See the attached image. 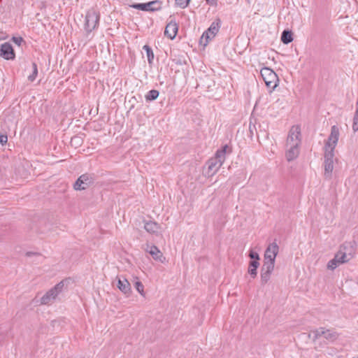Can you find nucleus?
Here are the masks:
<instances>
[{"instance_id":"nucleus-1","label":"nucleus","mask_w":358,"mask_h":358,"mask_svg":"<svg viewBox=\"0 0 358 358\" xmlns=\"http://www.w3.org/2000/svg\"><path fill=\"white\" fill-rule=\"evenodd\" d=\"M227 152H230V150L228 145H225L221 149L217 150L214 157L208 161L207 174L208 176H213L218 171L225 161Z\"/></svg>"},{"instance_id":"nucleus-2","label":"nucleus","mask_w":358,"mask_h":358,"mask_svg":"<svg viewBox=\"0 0 358 358\" xmlns=\"http://www.w3.org/2000/svg\"><path fill=\"white\" fill-rule=\"evenodd\" d=\"M261 76L270 92L278 85L279 79L277 74L270 68L264 67L260 71Z\"/></svg>"},{"instance_id":"nucleus-3","label":"nucleus","mask_w":358,"mask_h":358,"mask_svg":"<svg viewBox=\"0 0 358 358\" xmlns=\"http://www.w3.org/2000/svg\"><path fill=\"white\" fill-rule=\"evenodd\" d=\"M309 337L313 341L324 338L329 341H334L337 339L338 334L336 331L331 329H327L324 327H320L318 329L310 331L309 333Z\"/></svg>"},{"instance_id":"nucleus-4","label":"nucleus","mask_w":358,"mask_h":358,"mask_svg":"<svg viewBox=\"0 0 358 358\" xmlns=\"http://www.w3.org/2000/svg\"><path fill=\"white\" fill-rule=\"evenodd\" d=\"M66 280H62L57 284L53 288L47 292L41 299V303L47 305L54 301L59 293H61L64 287Z\"/></svg>"},{"instance_id":"nucleus-5","label":"nucleus","mask_w":358,"mask_h":358,"mask_svg":"<svg viewBox=\"0 0 358 358\" xmlns=\"http://www.w3.org/2000/svg\"><path fill=\"white\" fill-rule=\"evenodd\" d=\"M355 250L350 243H345L341 246L338 252L335 255L340 263L344 264L349 262L354 255Z\"/></svg>"},{"instance_id":"nucleus-6","label":"nucleus","mask_w":358,"mask_h":358,"mask_svg":"<svg viewBox=\"0 0 358 358\" xmlns=\"http://www.w3.org/2000/svg\"><path fill=\"white\" fill-rule=\"evenodd\" d=\"M339 138V129L334 125L331 128V134L325 142L324 150L326 152L334 153V149L338 143Z\"/></svg>"},{"instance_id":"nucleus-7","label":"nucleus","mask_w":358,"mask_h":358,"mask_svg":"<svg viewBox=\"0 0 358 358\" xmlns=\"http://www.w3.org/2000/svg\"><path fill=\"white\" fill-rule=\"evenodd\" d=\"M220 27V21L219 20L213 22L210 27L202 34L200 43L203 46H206L207 44L211 41L219 31Z\"/></svg>"},{"instance_id":"nucleus-8","label":"nucleus","mask_w":358,"mask_h":358,"mask_svg":"<svg viewBox=\"0 0 358 358\" xmlns=\"http://www.w3.org/2000/svg\"><path fill=\"white\" fill-rule=\"evenodd\" d=\"M278 251L279 247L276 243L269 244L264 252V264L275 266V257Z\"/></svg>"},{"instance_id":"nucleus-9","label":"nucleus","mask_w":358,"mask_h":358,"mask_svg":"<svg viewBox=\"0 0 358 358\" xmlns=\"http://www.w3.org/2000/svg\"><path fill=\"white\" fill-rule=\"evenodd\" d=\"M99 21V15L94 10L87 11L85 16V29L87 32H91L97 27Z\"/></svg>"},{"instance_id":"nucleus-10","label":"nucleus","mask_w":358,"mask_h":358,"mask_svg":"<svg viewBox=\"0 0 358 358\" xmlns=\"http://www.w3.org/2000/svg\"><path fill=\"white\" fill-rule=\"evenodd\" d=\"M301 145V129L297 125L292 126L288 133L285 145Z\"/></svg>"},{"instance_id":"nucleus-11","label":"nucleus","mask_w":358,"mask_h":358,"mask_svg":"<svg viewBox=\"0 0 358 358\" xmlns=\"http://www.w3.org/2000/svg\"><path fill=\"white\" fill-rule=\"evenodd\" d=\"M334 153L326 152L324 155V175L326 178H331L334 170Z\"/></svg>"},{"instance_id":"nucleus-12","label":"nucleus","mask_w":358,"mask_h":358,"mask_svg":"<svg viewBox=\"0 0 358 358\" xmlns=\"http://www.w3.org/2000/svg\"><path fill=\"white\" fill-rule=\"evenodd\" d=\"M131 7L145 11H155L161 9V2L159 1H153L145 3H134Z\"/></svg>"},{"instance_id":"nucleus-13","label":"nucleus","mask_w":358,"mask_h":358,"mask_svg":"<svg viewBox=\"0 0 358 358\" xmlns=\"http://www.w3.org/2000/svg\"><path fill=\"white\" fill-rule=\"evenodd\" d=\"M145 251L149 253L155 260L159 261L162 263L165 262L166 258L164 257L163 253L156 245L146 244Z\"/></svg>"},{"instance_id":"nucleus-14","label":"nucleus","mask_w":358,"mask_h":358,"mask_svg":"<svg viewBox=\"0 0 358 358\" xmlns=\"http://www.w3.org/2000/svg\"><path fill=\"white\" fill-rule=\"evenodd\" d=\"M92 183V177L87 174L80 176L74 184L76 190H84Z\"/></svg>"},{"instance_id":"nucleus-15","label":"nucleus","mask_w":358,"mask_h":358,"mask_svg":"<svg viewBox=\"0 0 358 358\" xmlns=\"http://www.w3.org/2000/svg\"><path fill=\"white\" fill-rule=\"evenodd\" d=\"M144 229L150 234H154L155 236H161L162 234L163 230L162 227L154 221L150 220L145 222Z\"/></svg>"},{"instance_id":"nucleus-16","label":"nucleus","mask_w":358,"mask_h":358,"mask_svg":"<svg viewBox=\"0 0 358 358\" xmlns=\"http://www.w3.org/2000/svg\"><path fill=\"white\" fill-rule=\"evenodd\" d=\"M300 152V145H285V158L288 162L296 159Z\"/></svg>"},{"instance_id":"nucleus-17","label":"nucleus","mask_w":358,"mask_h":358,"mask_svg":"<svg viewBox=\"0 0 358 358\" xmlns=\"http://www.w3.org/2000/svg\"><path fill=\"white\" fill-rule=\"evenodd\" d=\"M0 57L6 59H12L15 57L14 51L10 44L4 43L0 48Z\"/></svg>"},{"instance_id":"nucleus-18","label":"nucleus","mask_w":358,"mask_h":358,"mask_svg":"<svg viewBox=\"0 0 358 358\" xmlns=\"http://www.w3.org/2000/svg\"><path fill=\"white\" fill-rule=\"evenodd\" d=\"M178 24L173 21L171 20L166 25L164 30V35L166 36L170 39L173 40L176 36L178 33Z\"/></svg>"},{"instance_id":"nucleus-19","label":"nucleus","mask_w":358,"mask_h":358,"mask_svg":"<svg viewBox=\"0 0 358 358\" xmlns=\"http://www.w3.org/2000/svg\"><path fill=\"white\" fill-rule=\"evenodd\" d=\"M274 270V266L271 265H263L261 271V282L263 285L268 282L270 280L271 275Z\"/></svg>"},{"instance_id":"nucleus-20","label":"nucleus","mask_w":358,"mask_h":358,"mask_svg":"<svg viewBox=\"0 0 358 358\" xmlns=\"http://www.w3.org/2000/svg\"><path fill=\"white\" fill-rule=\"evenodd\" d=\"M117 287L124 294H129L131 292V285L129 282L125 278H117Z\"/></svg>"},{"instance_id":"nucleus-21","label":"nucleus","mask_w":358,"mask_h":358,"mask_svg":"<svg viewBox=\"0 0 358 358\" xmlns=\"http://www.w3.org/2000/svg\"><path fill=\"white\" fill-rule=\"evenodd\" d=\"M259 266V263L257 260H252L250 262L248 267V273L252 276V278H255L257 276V270Z\"/></svg>"},{"instance_id":"nucleus-22","label":"nucleus","mask_w":358,"mask_h":358,"mask_svg":"<svg viewBox=\"0 0 358 358\" xmlns=\"http://www.w3.org/2000/svg\"><path fill=\"white\" fill-rule=\"evenodd\" d=\"M281 41L285 44H288L293 41L292 32L285 30L282 33Z\"/></svg>"},{"instance_id":"nucleus-23","label":"nucleus","mask_w":358,"mask_h":358,"mask_svg":"<svg viewBox=\"0 0 358 358\" xmlns=\"http://www.w3.org/2000/svg\"><path fill=\"white\" fill-rule=\"evenodd\" d=\"M134 285L137 292L142 296H145L144 286L137 277L134 278Z\"/></svg>"},{"instance_id":"nucleus-24","label":"nucleus","mask_w":358,"mask_h":358,"mask_svg":"<svg viewBox=\"0 0 358 358\" xmlns=\"http://www.w3.org/2000/svg\"><path fill=\"white\" fill-rule=\"evenodd\" d=\"M159 96V92L155 90H152L145 95L147 101H154Z\"/></svg>"},{"instance_id":"nucleus-25","label":"nucleus","mask_w":358,"mask_h":358,"mask_svg":"<svg viewBox=\"0 0 358 358\" xmlns=\"http://www.w3.org/2000/svg\"><path fill=\"white\" fill-rule=\"evenodd\" d=\"M340 264H341V263H340V262H338L337 258L334 256V258L328 262L327 268L330 270H334Z\"/></svg>"},{"instance_id":"nucleus-26","label":"nucleus","mask_w":358,"mask_h":358,"mask_svg":"<svg viewBox=\"0 0 358 358\" xmlns=\"http://www.w3.org/2000/svg\"><path fill=\"white\" fill-rule=\"evenodd\" d=\"M37 75H38L37 66L35 63H32V73L28 76V80L30 82L34 81Z\"/></svg>"},{"instance_id":"nucleus-27","label":"nucleus","mask_w":358,"mask_h":358,"mask_svg":"<svg viewBox=\"0 0 358 358\" xmlns=\"http://www.w3.org/2000/svg\"><path fill=\"white\" fill-rule=\"evenodd\" d=\"M143 48L146 52L148 62L151 63L154 58V55L152 49L147 45H145Z\"/></svg>"},{"instance_id":"nucleus-28","label":"nucleus","mask_w":358,"mask_h":358,"mask_svg":"<svg viewBox=\"0 0 358 358\" xmlns=\"http://www.w3.org/2000/svg\"><path fill=\"white\" fill-rule=\"evenodd\" d=\"M190 0H176V4L181 8H186L189 3Z\"/></svg>"},{"instance_id":"nucleus-29","label":"nucleus","mask_w":358,"mask_h":358,"mask_svg":"<svg viewBox=\"0 0 358 358\" xmlns=\"http://www.w3.org/2000/svg\"><path fill=\"white\" fill-rule=\"evenodd\" d=\"M249 257L252 259V260H257V262H259V254L256 252H254L253 250H250V253H249Z\"/></svg>"},{"instance_id":"nucleus-30","label":"nucleus","mask_w":358,"mask_h":358,"mask_svg":"<svg viewBox=\"0 0 358 358\" xmlns=\"http://www.w3.org/2000/svg\"><path fill=\"white\" fill-rule=\"evenodd\" d=\"M8 141V137L6 135L0 134V143L2 145L5 144Z\"/></svg>"},{"instance_id":"nucleus-31","label":"nucleus","mask_w":358,"mask_h":358,"mask_svg":"<svg viewBox=\"0 0 358 358\" xmlns=\"http://www.w3.org/2000/svg\"><path fill=\"white\" fill-rule=\"evenodd\" d=\"M207 3L212 6H216L217 4V0H206Z\"/></svg>"},{"instance_id":"nucleus-32","label":"nucleus","mask_w":358,"mask_h":358,"mask_svg":"<svg viewBox=\"0 0 358 358\" xmlns=\"http://www.w3.org/2000/svg\"><path fill=\"white\" fill-rule=\"evenodd\" d=\"M13 41H14L16 43H17L18 45H20V42L22 41V38H13Z\"/></svg>"}]
</instances>
